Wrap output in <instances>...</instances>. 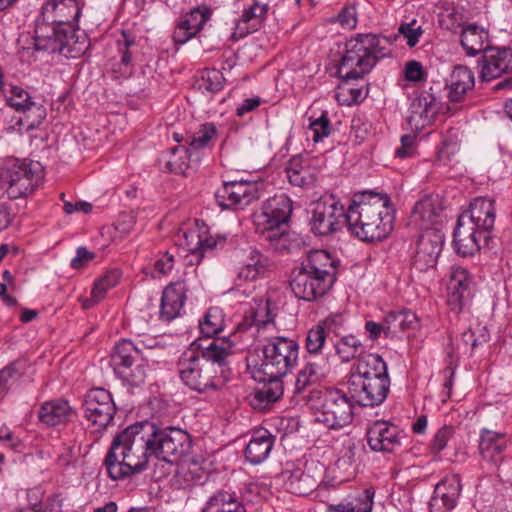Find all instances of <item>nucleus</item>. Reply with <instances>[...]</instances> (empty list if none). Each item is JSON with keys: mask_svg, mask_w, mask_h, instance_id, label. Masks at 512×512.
<instances>
[{"mask_svg": "<svg viewBox=\"0 0 512 512\" xmlns=\"http://www.w3.org/2000/svg\"><path fill=\"white\" fill-rule=\"evenodd\" d=\"M234 346L230 337L213 339L207 346L193 342L177 363L181 381L198 393L222 388L231 376L228 359Z\"/></svg>", "mask_w": 512, "mask_h": 512, "instance_id": "obj_1", "label": "nucleus"}, {"mask_svg": "<svg viewBox=\"0 0 512 512\" xmlns=\"http://www.w3.org/2000/svg\"><path fill=\"white\" fill-rule=\"evenodd\" d=\"M263 358H247V368L252 377L263 383L256 392L260 402L273 403L283 395V377L290 373L298 363L299 344L285 336H273L266 340L262 348Z\"/></svg>", "mask_w": 512, "mask_h": 512, "instance_id": "obj_2", "label": "nucleus"}, {"mask_svg": "<svg viewBox=\"0 0 512 512\" xmlns=\"http://www.w3.org/2000/svg\"><path fill=\"white\" fill-rule=\"evenodd\" d=\"M152 422L132 424L113 438L103 465L113 481L124 480L147 469L154 457Z\"/></svg>", "mask_w": 512, "mask_h": 512, "instance_id": "obj_3", "label": "nucleus"}, {"mask_svg": "<svg viewBox=\"0 0 512 512\" xmlns=\"http://www.w3.org/2000/svg\"><path fill=\"white\" fill-rule=\"evenodd\" d=\"M349 231L364 242L382 241L393 230L394 211L386 194L363 191L353 196L346 211Z\"/></svg>", "mask_w": 512, "mask_h": 512, "instance_id": "obj_4", "label": "nucleus"}, {"mask_svg": "<svg viewBox=\"0 0 512 512\" xmlns=\"http://www.w3.org/2000/svg\"><path fill=\"white\" fill-rule=\"evenodd\" d=\"M388 40L377 34H357L345 45V51L337 67V76L347 83L362 79L377 62L388 56Z\"/></svg>", "mask_w": 512, "mask_h": 512, "instance_id": "obj_5", "label": "nucleus"}, {"mask_svg": "<svg viewBox=\"0 0 512 512\" xmlns=\"http://www.w3.org/2000/svg\"><path fill=\"white\" fill-rule=\"evenodd\" d=\"M488 32L476 24H469L462 29L460 43L466 53L475 56L483 52L478 60L479 77L490 81L512 69V48H491L488 45Z\"/></svg>", "mask_w": 512, "mask_h": 512, "instance_id": "obj_6", "label": "nucleus"}, {"mask_svg": "<svg viewBox=\"0 0 512 512\" xmlns=\"http://www.w3.org/2000/svg\"><path fill=\"white\" fill-rule=\"evenodd\" d=\"M291 199L286 194L275 195L266 200L260 211L253 215L256 233L275 250H286L288 233L284 228L292 214Z\"/></svg>", "mask_w": 512, "mask_h": 512, "instance_id": "obj_7", "label": "nucleus"}, {"mask_svg": "<svg viewBox=\"0 0 512 512\" xmlns=\"http://www.w3.org/2000/svg\"><path fill=\"white\" fill-rule=\"evenodd\" d=\"M307 405L315 421L329 429H339L351 423L353 405L338 389H314L307 397Z\"/></svg>", "mask_w": 512, "mask_h": 512, "instance_id": "obj_8", "label": "nucleus"}, {"mask_svg": "<svg viewBox=\"0 0 512 512\" xmlns=\"http://www.w3.org/2000/svg\"><path fill=\"white\" fill-rule=\"evenodd\" d=\"M34 48L37 51L59 53L67 58H78L88 47L85 36L76 35V29L56 27L36 20L34 30Z\"/></svg>", "mask_w": 512, "mask_h": 512, "instance_id": "obj_9", "label": "nucleus"}, {"mask_svg": "<svg viewBox=\"0 0 512 512\" xmlns=\"http://www.w3.org/2000/svg\"><path fill=\"white\" fill-rule=\"evenodd\" d=\"M43 179V168L39 162L10 159L0 172L2 185L10 199H19L32 194Z\"/></svg>", "mask_w": 512, "mask_h": 512, "instance_id": "obj_10", "label": "nucleus"}, {"mask_svg": "<svg viewBox=\"0 0 512 512\" xmlns=\"http://www.w3.org/2000/svg\"><path fill=\"white\" fill-rule=\"evenodd\" d=\"M114 373L131 386H140L146 378L147 361L130 340L119 342L110 359Z\"/></svg>", "mask_w": 512, "mask_h": 512, "instance_id": "obj_11", "label": "nucleus"}, {"mask_svg": "<svg viewBox=\"0 0 512 512\" xmlns=\"http://www.w3.org/2000/svg\"><path fill=\"white\" fill-rule=\"evenodd\" d=\"M152 434L154 457L158 460L176 463L190 452L191 436L180 428H160L152 423Z\"/></svg>", "mask_w": 512, "mask_h": 512, "instance_id": "obj_12", "label": "nucleus"}, {"mask_svg": "<svg viewBox=\"0 0 512 512\" xmlns=\"http://www.w3.org/2000/svg\"><path fill=\"white\" fill-rule=\"evenodd\" d=\"M344 206L334 195H324L313 205L310 219L311 231L319 236H328L347 225Z\"/></svg>", "mask_w": 512, "mask_h": 512, "instance_id": "obj_13", "label": "nucleus"}, {"mask_svg": "<svg viewBox=\"0 0 512 512\" xmlns=\"http://www.w3.org/2000/svg\"><path fill=\"white\" fill-rule=\"evenodd\" d=\"M84 417L95 426V430H105L113 421L116 405L110 392L103 388L90 390L83 400Z\"/></svg>", "mask_w": 512, "mask_h": 512, "instance_id": "obj_14", "label": "nucleus"}, {"mask_svg": "<svg viewBox=\"0 0 512 512\" xmlns=\"http://www.w3.org/2000/svg\"><path fill=\"white\" fill-rule=\"evenodd\" d=\"M445 237L440 228L427 229L416 242L412 268L418 272L434 269L443 249Z\"/></svg>", "mask_w": 512, "mask_h": 512, "instance_id": "obj_15", "label": "nucleus"}, {"mask_svg": "<svg viewBox=\"0 0 512 512\" xmlns=\"http://www.w3.org/2000/svg\"><path fill=\"white\" fill-rule=\"evenodd\" d=\"M259 197V184L245 180L226 181L215 193L218 205L226 209H243Z\"/></svg>", "mask_w": 512, "mask_h": 512, "instance_id": "obj_16", "label": "nucleus"}, {"mask_svg": "<svg viewBox=\"0 0 512 512\" xmlns=\"http://www.w3.org/2000/svg\"><path fill=\"white\" fill-rule=\"evenodd\" d=\"M289 284L292 292L298 299L308 302L321 299L333 286V283L307 270H303L301 267H297L292 271Z\"/></svg>", "mask_w": 512, "mask_h": 512, "instance_id": "obj_17", "label": "nucleus"}, {"mask_svg": "<svg viewBox=\"0 0 512 512\" xmlns=\"http://www.w3.org/2000/svg\"><path fill=\"white\" fill-rule=\"evenodd\" d=\"M390 389V378L348 381L351 398L360 406L374 407L385 401Z\"/></svg>", "mask_w": 512, "mask_h": 512, "instance_id": "obj_18", "label": "nucleus"}, {"mask_svg": "<svg viewBox=\"0 0 512 512\" xmlns=\"http://www.w3.org/2000/svg\"><path fill=\"white\" fill-rule=\"evenodd\" d=\"M80 7L76 0H47L37 20L64 28L75 29V23L80 17Z\"/></svg>", "mask_w": 512, "mask_h": 512, "instance_id": "obj_19", "label": "nucleus"}, {"mask_svg": "<svg viewBox=\"0 0 512 512\" xmlns=\"http://www.w3.org/2000/svg\"><path fill=\"white\" fill-rule=\"evenodd\" d=\"M369 447L376 452L393 453L401 446L399 428L384 420L373 422L366 432Z\"/></svg>", "mask_w": 512, "mask_h": 512, "instance_id": "obj_20", "label": "nucleus"}, {"mask_svg": "<svg viewBox=\"0 0 512 512\" xmlns=\"http://www.w3.org/2000/svg\"><path fill=\"white\" fill-rule=\"evenodd\" d=\"M212 12L211 7L203 4L182 15L173 32L174 41L185 44L196 37L211 19Z\"/></svg>", "mask_w": 512, "mask_h": 512, "instance_id": "obj_21", "label": "nucleus"}, {"mask_svg": "<svg viewBox=\"0 0 512 512\" xmlns=\"http://www.w3.org/2000/svg\"><path fill=\"white\" fill-rule=\"evenodd\" d=\"M461 490L459 475L445 476L435 487L429 501V512H451L457 505Z\"/></svg>", "mask_w": 512, "mask_h": 512, "instance_id": "obj_22", "label": "nucleus"}, {"mask_svg": "<svg viewBox=\"0 0 512 512\" xmlns=\"http://www.w3.org/2000/svg\"><path fill=\"white\" fill-rule=\"evenodd\" d=\"M410 222L424 231L439 228L443 222L439 198L433 195H425L420 198L413 207Z\"/></svg>", "mask_w": 512, "mask_h": 512, "instance_id": "obj_23", "label": "nucleus"}, {"mask_svg": "<svg viewBox=\"0 0 512 512\" xmlns=\"http://www.w3.org/2000/svg\"><path fill=\"white\" fill-rule=\"evenodd\" d=\"M473 280L469 272L462 266L451 268L448 282V304L455 311H460L471 299L473 292Z\"/></svg>", "mask_w": 512, "mask_h": 512, "instance_id": "obj_24", "label": "nucleus"}, {"mask_svg": "<svg viewBox=\"0 0 512 512\" xmlns=\"http://www.w3.org/2000/svg\"><path fill=\"white\" fill-rule=\"evenodd\" d=\"M488 238L487 232L478 229L473 223L467 221L466 216H459L454 231L453 243L458 254L462 256L473 255L480 249V238Z\"/></svg>", "mask_w": 512, "mask_h": 512, "instance_id": "obj_25", "label": "nucleus"}, {"mask_svg": "<svg viewBox=\"0 0 512 512\" xmlns=\"http://www.w3.org/2000/svg\"><path fill=\"white\" fill-rule=\"evenodd\" d=\"M322 467L317 463H306L305 469L293 470L286 479L289 491L295 495L306 496L313 492L320 483Z\"/></svg>", "mask_w": 512, "mask_h": 512, "instance_id": "obj_26", "label": "nucleus"}, {"mask_svg": "<svg viewBox=\"0 0 512 512\" xmlns=\"http://www.w3.org/2000/svg\"><path fill=\"white\" fill-rule=\"evenodd\" d=\"M185 280H178L165 287L160 303V318L170 322L180 315L187 293Z\"/></svg>", "mask_w": 512, "mask_h": 512, "instance_id": "obj_27", "label": "nucleus"}, {"mask_svg": "<svg viewBox=\"0 0 512 512\" xmlns=\"http://www.w3.org/2000/svg\"><path fill=\"white\" fill-rule=\"evenodd\" d=\"M269 10V6L260 2H253L252 5L245 8L240 18L236 21L232 38L242 39L248 34L258 31Z\"/></svg>", "mask_w": 512, "mask_h": 512, "instance_id": "obj_28", "label": "nucleus"}, {"mask_svg": "<svg viewBox=\"0 0 512 512\" xmlns=\"http://www.w3.org/2000/svg\"><path fill=\"white\" fill-rule=\"evenodd\" d=\"M389 378L387 364L378 354L367 353L353 365L348 381Z\"/></svg>", "mask_w": 512, "mask_h": 512, "instance_id": "obj_29", "label": "nucleus"}, {"mask_svg": "<svg viewBox=\"0 0 512 512\" xmlns=\"http://www.w3.org/2000/svg\"><path fill=\"white\" fill-rule=\"evenodd\" d=\"M274 442L275 436L269 430L260 428L253 431L244 450L245 459L253 465L261 464L269 457Z\"/></svg>", "mask_w": 512, "mask_h": 512, "instance_id": "obj_30", "label": "nucleus"}, {"mask_svg": "<svg viewBox=\"0 0 512 512\" xmlns=\"http://www.w3.org/2000/svg\"><path fill=\"white\" fill-rule=\"evenodd\" d=\"M460 216H466L467 221L483 232L489 233L495 223L494 200L478 197L471 202L470 209Z\"/></svg>", "mask_w": 512, "mask_h": 512, "instance_id": "obj_31", "label": "nucleus"}, {"mask_svg": "<svg viewBox=\"0 0 512 512\" xmlns=\"http://www.w3.org/2000/svg\"><path fill=\"white\" fill-rule=\"evenodd\" d=\"M506 445L505 434L484 429L479 443L480 455L483 460L497 467L503 460Z\"/></svg>", "mask_w": 512, "mask_h": 512, "instance_id": "obj_32", "label": "nucleus"}, {"mask_svg": "<svg viewBox=\"0 0 512 512\" xmlns=\"http://www.w3.org/2000/svg\"><path fill=\"white\" fill-rule=\"evenodd\" d=\"M299 267L333 284L336 281V267L334 261L330 254L324 250L310 251Z\"/></svg>", "mask_w": 512, "mask_h": 512, "instance_id": "obj_33", "label": "nucleus"}, {"mask_svg": "<svg viewBox=\"0 0 512 512\" xmlns=\"http://www.w3.org/2000/svg\"><path fill=\"white\" fill-rule=\"evenodd\" d=\"M474 84V75L467 67L455 66L446 82V87L449 89V100L452 102L461 101L466 93L473 89Z\"/></svg>", "mask_w": 512, "mask_h": 512, "instance_id": "obj_34", "label": "nucleus"}, {"mask_svg": "<svg viewBox=\"0 0 512 512\" xmlns=\"http://www.w3.org/2000/svg\"><path fill=\"white\" fill-rule=\"evenodd\" d=\"M328 373L329 365L327 361H307L298 372L295 393H302L308 386L324 379Z\"/></svg>", "mask_w": 512, "mask_h": 512, "instance_id": "obj_35", "label": "nucleus"}, {"mask_svg": "<svg viewBox=\"0 0 512 512\" xmlns=\"http://www.w3.org/2000/svg\"><path fill=\"white\" fill-rule=\"evenodd\" d=\"M72 415V408L65 400H52L42 404L39 419L48 426L66 423Z\"/></svg>", "mask_w": 512, "mask_h": 512, "instance_id": "obj_36", "label": "nucleus"}, {"mask_svg": "<svg viewBox=\"0 0 512 512\" xmlns=\"http://www.w3.org/2000/svg\"><path fill=\"white\" fill-rule=\"evenodd\" d=\"M202 512H246L235 493L219 490L209 497Z\"/></svg>", "mask_w": 512, "mask_h": 512, "instance_id": "obj_37", "label": "nucleus"}, {"mask_svg": "<svg viewBox=\"0 0 512 512\" xmlns=\"http://www.w3.org/2000/svg\"><path fill=\"white\" fill-rule=\"evenodd\" d=\"M386 337L413 330L418 326L416 314L410 310L390 311L386 316Z\"/></svg>", "mask_w": 512, "mask_h": 512, "instance_id": "obj_38", "label": "nucleus"}, {"mask_svg": "<svg viewBox=\"0 0 512 512\" xmlns=\"http://www.w3.org/2000/svg\"><path fill=\"white\" fill-rule=\"evenodd\" d=\"M190 157V149L179 145L163 153L160 158V163L164 162L165 171L184 175L186 170L190 167Z\"/></svg>", "mask_w": 512, "mask_h": 512, "instance_id": "obj_39", "label": "nucleus"}, {"mask_svg": "<svg viewBox=\"0 0 512 512\" xmlns=\"http://www.w3.org/2000/svg\"><path fill=\"white\" fill-rule=\"evenodd\" d=\"M286 175L290 184L297 187H310L315 182V177L308 165L303 164L300 156L293 157L287 164Z\"/></svg>", "mask_w": 512, "mask_h": 512, "instance_id": "obj_40", "label": "nucleus"}, {"mask_svg": "<svg viewBox=\"0 0 512 512\" xmlns=\"http://www.w3.org/2000/svg\"><path fill=\"white\" fill-rule=\"evenodd\" d=\"M269 266L270 261L266 256L259 251L251 250L246 262L239 269L238 278L244 281L255 280L264 275Z\"/></svg>", "mask_w": 512, "mask_h": 512, "instance_id": "obj_41", "label": "nucleus"}, {"mask_svg": "<svg viewBox=\"0 0 512 512\" xmlns=\"http://www.w3.org/2000/svg\"><path fill=\"white\" fill-rule=\"evenodd\" d=\"M336 355L342 362L361 357L364 352L362 342L354 335L349 334L340 337L334 344Z\"/></svg>", "mask_w": 512, "mask_h": 512, "instance_id": "obj_42", "label": "nucleus"}, {"mask_svg": "<svg viewBox=\"0 0 512 512\" xmlns=\"http://www.w3.org/2000/svg\"><path fill=\"white\" fill-rule=\"evenodd\" d=\"M225 327V315L219 307H211L199 323V329L207 338L215 337Z\"/></svg>", "mask_w": 512, "mask_h": 512, "instance_id": "obj_43", "label": "nucleus"}, {"mask_svg": "<svg viewBox=\"0 0 512 512\" xmlns=\"http://www.w3.org/2000/svg\"><path fill=\"white\" fill-rule=\"evenodd\" d=\"M437 98L428 92H422L412 103V118L432 119L438 112Z\"/></svg>", "mask_w": 512, "mask_h": 512, "instance_id": "obj_44", "label": "nucleus"}, {"mask_svg": "<svg viewBox=\"0 0 512 512\" xmlns=\"http://www.w3.org/2000/svg\"><path fill=\"white\" fill-rule=\"evenodd\" d=\"M374 493L365 490L361 497L352 501L342 502L336 505H330L329 512H371L373 508Z\"/></svg>", "mask_w": 512, "mask_h": 512, "instance_id": "obj_45", "label": "nucleus"}, {"mask_svg": "<svg viewBox=\"0 0 512 512\" xmlns=\"http://www.w3.org/2000/svg\"><path fill=\"white\" fill-rule=\"evenodd\" d=\"M217 137V128L212 123L201 125L200 129L194 134L189 135L185 142L188 144V149L199 150L210 147Z\"/></svg>", "mask_w": 512, "mask_h": 512, "instance_id": "obj_46", "label": "nucleus"}, {"mask_svg": "<svg viewBox=\"0 0 512 512\" xmlns=\"http://www.w3.org/2000/svg\"><path fill=\"white\" fill-rule=\"evenodd\" d=\"M224 81L223 74L219 70L207 69L202 72L201 77L196 81V86L203 94L212 96L223 88Z\"/></svg>", "mask_w": 512, "mask_h": 512, "instance_id": "obj_47", "label": "nucleus"}, {"mask_svg": "<svg viewBox=\"0 0 512 512\" xmlns=\"http://www.w3.org/2000/svg\"><path fill=\"white\" fill-rule=\"evenodd\" d=\"M24 369L25 363L16 360L0 370V385L6 393L22 378Z\"/></svg>", "mask_w": 512, "mask_h": 512, "instance_id": "obj_48", "label": "nucleus"}, {"mask_svg": "<svg viewBox=\"0 0 512 512\" xmlns=\"http://www.w3.org/2000/svg\"><path fill=\"white\" fill-rule=\"evenodd\" d=\"M21 113H23V117L20 118L19 122L26 126L28 131L39 127L47 115L46 108L36 101L30 103V106Z\"/></svg>", "mask_w": 512, "mask_h": 512, "instance_id": "obj_49", "label": "nucleus"}, {"mask_svg": "<svg viewBox=\"0 0 512 512\" xmlns=\"http://www.w3.org/2000/svg\"><path fill=\"white\" fill-rule=\"evenodd\" d=\"M121 273L119 270H111L101 277L94 285L92 289V297L98 302L106 294V292L117 285Z\"/></svg>", "mask_w": 512, "mask_h": 512, "instance_id": "obj_50", "label": "nucleus"}, {"mask_svg": "<svg viewBox=\"0 0 512 512\" xmlns=\"http://www.w3.org/2000/svg\"><path fill=\"white\" fill-rule=\"evenodd\" d=\"M118 51L121 54V63L128 66L132 63V56L136 51V37L131 33L122 30L121 38L117 40Z\"/></svg>", "mask_w": 512, "mask_h": 512, "instance_id": "obj_51", "label": "nucleus"}, {"mask_svg": "<svg viewBox=\"0 0 512 512\" xmlns=\"http://www.w3.org/2000/svg\"><path fill=\"white\" fill-rule=\"evenodd\" d=\"M326 331L323 329V325L319 323L311 328L306 336L305 347L308 353L318 354L321 352L326 342Z\"/></svg>", "mask_w": 512, "mask_h": 512, "instance_id": "obj_52", "label": "nucleus"}, {"mask_svg": "<svg viewBox=\"0 0 512 512\" xmlns=\"http://www.w3.org/2000/svg\"><path fill=\"white\" fill-rule=\"evenodd\" d=\"M273 315L270 309L269 301H266L265 304L259 305L258 308L251 312V321L248 322V318L245 319L243 323H241L240 327H249L255 325L257 327L266 326L267 324L273 322Z\"/></svg>", "mask_w": 512, "mask_h": 512, "instance_id": "obj_53", "label": "nucleus"}, {"mask_svg": "<svg viewBox=\"0 0 512 512\" xmlns=\"http://www.w3.org/2000/svg\"><path fill=\"white\" fill-rule=\"evenodd\" d=\"M7 102L10 107L18 112H22L30 103H33V97L28 91L19 86H14L11 89V95L8 97Z\"/></svg>", "mask_w": 512, "mask_h": 512, "instance_id": "obj_54", "label": "nucleus"}, {"mask_svg": "<svg viewBox=\"0 0 512 512\" xmlns=\"http://www.w3.org/2000/svg\"><path fill=\"white\" fill-rule=\"evenodd\" d=\"M454 432L455 430L452 425H444L438 429L431 440V452L434 455H437L444 450L448 441L453 437Z\"/></svg>", "mask_w": 512, "mask_h": 512, "instance_id": "obj_55", "label": "nucleus"}, {"mask_svg": "<svg viewBox=\"0 0 512 512\" xmlns=\"http://www.w3.org/2000/svg\"><path fill=\"white\" fill-rule=\"evenodd\" d=\"M309 128L313 132V140L315 142H318L328 136L330 134L331 127L327 112H323L317 119H310Z\"/></svg>", "mask_w": 512, "mask_h": 512, "instance_id": "obj_56", "label": "nucleus"}, {"mask_svg": "<svg viewBox=\"0 0 512 512\" xmlns=\"http://www.w3.org/2000/svg\"><path fill=\"white\" fill-rule=\"evenodd\" d=\"M416 23V20H413L410 23H402L398 28L399 34L405 37L407 45L411 48L416 46L419 42L420 36L423 34L421 26L416 25Z\"/></svg>", "mask_w": 512, "mask_h": 512, "instance_id": "obj_57", "label": "nucleus"}, {"mask_svg": "<svg viewBox=\"0 0 512 512\" xmlns=\"http://www.w3.org/2000/svg\"><path fill=\"white\" fill-rule=\"evenodd\" d=\"M152 277H160L169 273L174 267V257L169 252L162 253L154 262Z\"/></svg>", "mask_w": 512, "mask_h": 512, "instance_id": "obj_58", "label": "nucleus"}, {"mask_svg": "<svg viewBox=\"0 0 512 512\" xmlns=\"http://www.w3.org/2000/svg\"><path fill=\"white\" fill-rule=\"evenodd\" d=\"M404 76L409 82H420L425 80L426 73L419 61L410 60L405 65Z\"/></svg>", "mask_w": 512, "mask_h": 512, "instance_id": "obj_59", "label": "nucleus"}, {"mask_svg": "<svg viewBox=\"0 0 512 512\" xmlns=\"http://www.w3.org/2000/svg\"><path fill=\"white\" fill-rule=\"evenodd\" d=\"M185 247L198 260V253L201 250V232L197 229H191L184 232Z\"/></svg>", "mask_w": 512, "mask_h": 512, "instance_id": "obj_60", "label": "nucleus"}, {"mask_svg": "<svg viewBox=\"0 0 512 512\" xmlns=\"http://www.w3.org/2000/svg\"><path fill=\"white\" fill-rule=\"evenodd\" d=\"M201 250L198 253V260L197 262H200L202 258L204 257V254L208 251H212L213 249L217 248L218 246H223V243L225 241L224 237H212L208 236L206 231L201 232Z\"/></svg>", "mask_w": 512, "mask_h": 512, "instance_id": "obj_61", "label": "nucleus"}, {"mask_svg": "<svg viewBox=\"0 0 512 512\" xmlns=\"http://www.w3.org/2000/svg\"><path fill=\"white\" fill-rule=\"evenodd\" d=\"M401 146L395 150V157L404 159L412 156L415 146V136L405 134L400 139Z\"/></svg>", "mask_w": 512, "mask_h": 512, "instance_id": "obj_62", "label": "nucleus"}, {"mask_svg": "<svg viewBox=\"0 0 512 512\" xmlns=\"http://www.w3.org/2000/svg\"><path fill=\"white\" fill-rule=\"evenodd\" d=\"M337 21L345 28L353 29L356 27V9L353 6L344 7L337 15Z\"/></svg>", "mask_w": 512, "mask_h": 512, "instance_id": "obj_63", "label": "nucleus"}, {"mask_svg": "<svg viewBox=\"0 0 512 512\" xmlns=\"http://www.w3.org/2000/svg\"><path fill=\"white\" fill-rule=\"evenodd\" d=\"M345 318L341 313H334L326 317L323 321L319 322L323 325V329L338 333V330L344 325Z\"/></svg>", "mask_w": 512, "mask_h": 512, "instance_id": "obj_64", "label": "nucleus"}]
</instances>
